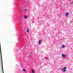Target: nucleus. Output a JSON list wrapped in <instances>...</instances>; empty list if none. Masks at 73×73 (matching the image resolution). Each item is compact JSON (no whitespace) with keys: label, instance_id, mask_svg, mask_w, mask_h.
<instances>
[{"label":"nucleus","instance_id":"obj_4","mask_svg":"<svg viewBox=\"0 0 73 73\" xmlns=\"http://www.w3.org/2000/svg\"><path fill=\"white\" fill-rule=\"evenodd\" d=\"M65 47V46H64V44H62L61 46L62 48H64Z\"/></svg>","mask_w":73,"mask_h":73},{"label":"nucleus","instance_id":"obj_1","mask_svg":"<svg viewBox=\"0 0 73 73\" xmlns=\"http://www.w3.org/2000/svg\"><path fill=\"white\" fill-rule=\"evenodd\" d=\"M66 67H64L63 68H61V71L65 72H66Z\"/></svg>","mask_w":73,"mask_h":73},{"label":"nucleus","instance_id":"obj_11","mask_svg":"<svg viewBox=\"0 0 73 73\" xmlns=\"http://www.w3.org/2000/svg\"><path fill=\"white\" fill-rule=\"evenodd\" d=\"M25 11H27V9H25Z\"/></svg>","mask_w":73,"mask_h":73},{"label":"nucleus","instance_id":"obj_13","mask_svg":"<svg viewBox=\"0 0 73 73\" xmlns=\"http://www.w3.org/2000/svg\"><path fill=\"white\" fill-rule=\"evenodd\" d=\"M2 64H3V63H2Z\"/></svg>","mask_w":73,"mask_h":73},{"label":"nucleus","instance_id":"obj_2","mask_svg":"<svg viewBox=\"0 0 73 73\" xmlns=\"http://www.w3.org/2000/svg\"><path fill=\"white\" fill-rule=\"evenodd\" d=\"M68 15H69V14H68V13H66V15H65V17H67V16H68Z\"/></svg>","mask_w":73,"mask_h":73},{"label":"nucleus","instance_id":"obj_12","mask_svg":"<svg viewBox=\"0 0 73 73\" xmlns=\"http://www.w3.org/2000/svg\"><path fill=\"white\" fill-rule=\"evenodd\" d=\"M47 59V57H46V58H45V59Z\"/></svg>","mask_w":73,"mask_h":73},{"label":"nucleus","instance_id":"obj_8","mask_svg":"<svg viewBox=\"0 0 73 73\" xmlns=\"http://www.w3.org/2000/svg\"><path fill=\"white\" fill-rule=\"evenodd\" d=\"M27 32L28 33H29V30L28 29H27Z\"/></svg>","mask_w":73,"mask_h":73},{"label":"nucleus","instance_id":"obj_7","mask_svg":"<svg viewBox=\"0 0 73 73\" xmlns=\"http://www.w3.org/2000/svg\"><path fill=\"white\" fill-rule=\"evenodd\" d=\"M23 72H26V70L24 69H23Z\"/></svg>","mask_w":73,"mask_h":73},{"label":"nucleus","instance_id":"obj_6","mask_svg":"<svg viewBox=\"0 0 73 73\" xmlns=\"http://www.w3.org/2000/svg\"><path fill=\"white\" fill-rule=\"evenodd\" d=\"M25 19H27V17L25 15Z\"/></svg>","mask_w":73,"mask_h":73},{"label":"nucleus","instance_id":"obj_5","mask_svg":"<svg viewBox=\"0 0 73 73\" xmlns=\"http://www.w3.org/2000/svg\"><path fill=\"white\" fill-rule=\"evenodd\" d=\"M62 56L64 58L65 57V55L63 54H62Z\"/></svg>","mask_w":73,"mask_h":73},{"label":"nucleus","instance_id":"obj_3","mask_svg":"<svg viewBox=\"0 0 73 73\" xmlns=\"http://www.w3.org/2000/svg\"><path fill=\"white\" fill-rule=\"evenodd\" d=\"M42 42V41L40 40H39V45H40L41 44V42Z\"/></svg>","mask_w":73,"mask_h":73},{"label":"nucleus","instance_id":"obj_10","mask_svg":"<svg viewBox=\"0 0 73 73\" xmlns=\"http://www.w3.org/2000/svg\"><path fill=\"white\" fill-rule=\"evenodd\" d=\"M2 70H3V73H4V71H3V65H2Z\"/></svg>","mask_w":73,"mask_h":73},{"label":"nucleus","instance_id":"obj_9","mask_svg":"<svg viewBox=\"0 0 73 73\" xmlns=\"http://www.w3.org/2000/svg\"><path fill=\"white\" fill-rule=\"evenodd\" d=\"M32 72H33V73H35V71L33 70H32Z\"/></svg>","mask_w":73,"mask_h":73}]
</instances>
